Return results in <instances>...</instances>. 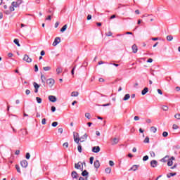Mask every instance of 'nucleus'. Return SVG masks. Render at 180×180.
Here are the masks:
<instances>
[{"label": "nucleus", "instance_id": "nucleus-1", "mask_svg": "<svg viewBox=\"0 0 180 180\" xmlns=\"http://www.w3.org/2000/svg\"><path fill=\"white\" fill-rule=\"evenodd\" d=\"M22 0H17L16 1H13L11 3L12 6H15V8H19L20 5H22Z\"/></svg>", "mask_w": 180, "mask_h": 180}, {"label": "nucleus", "instance_id": "nucleus-2", "mask_svg": "<svg viewBox=\"0 0 180 180\" xmlns=\"http://www.w3.org/2000/svg\"><path fill=\"white\" fill-rule=\"evenodd\" d=\"M60 42H61V38L56 37L52 45L53 46V47H56V46H57V44H59Z\"/></svg>", "mask_w": 180, "mask_h": 180}, {"label": "nucleus", "instance_id": "nucleus-3", "mask_svg": "<svg viewBox=\"0 0 180 180\" xmlns=\"http://www.w3.org/2000/svg\"><path fill=\"white\" fill-rule=\"evenodd\" d=\"M92 153H98L101 151V147L99 146H94L91 149Z\"/></svg>", "mask_w": 180, "mask_h": 180}, {"label": "nucleus", "instance_id": "nucleus-4", "mask_svg": "<svg viewBox=\"0 0 180 180\" xmlns=\"http://www.w3.org/2000/svg\"><path fill=\"white\" fill-rule=\"evenodd\" d=\"M49 100L50 101V102L54 103L55 102H57V97H56L55 96H49Z\"/></svg>", "mask_w": 180, "mask_h": 180}, {"label": "nucleus", "instance_id": "nucleus-5", "mask_svg": "<svg viewBox=\"0 0 180 180\" xmlns=\"http://www.w3.org/2000/svg\"><path fill=\"white\" fill-rule=\"evenodd\" d=\"M46 84H48V85H50V86H53V85H54L55 84V81L53 79H48L46 80Z\"/></svg>", "mask_w": 180, "mask_h": 180}, {"label": "nucleus", "instance_id": "nucleus-6", "mask_svg": "<svg viewBox=\"0 0 180 180\" xmlns=\"http://www.w3.org/2000/svg\"><path fill=\"white\" fill-rule=\"evenodd\" d=\"M157 165H158V162L157 160L150 161V167H152V168L157 167Z\"/></svg>", "mask_w": 180, "mask_h": 180}, {"label": "nucleus", "instance_id": "nucleus-7", "mask_svg": "<svg viewBox=\"0 0 180 180\" xmlns=\"http://www.w3.org/2000/svg\"><path fill=\"white\" fill-rule=\"evenodd\" d=\"M75 168H76V169H81V171H84V168L81 167V162L75 163Z\"/></svg>", "mask_w": 180, "mask_h": 180}, {"label": "nucleus", "instance_id": "nucleus-8", "mask_svg": "<svg viewBox=\"0 0 180 180\" xmlns=\"http://www.w3.org/2000/svg\"><path fill=\"white\" fill-rule=\"evenodd\" d=\"M27 165H28V163L26 160H24L20 162V165H21V167H22V168H27Z\"/></svg>", "mask_w": 180, "mask_h": 180}, {"label": "nucleus", "instance_id": "nucleus-9", "mask_svg": "<svg viewBox=\"0 0 180 180\" xmlns=\"http://www.w3.org/2000/svg\"><path fill=\"white\" fill-rule=\"evenodd\" d=\"M139 167H140V165H134L130 169H129V171H137V169H139Z\"/></svg>", "mask_w": 180, "mask_h": 180}, {"label": "nucleus", "instance_id": "nucleus-10", "mask_svg": "<svg viewBox=\"0 0 180 180\" xmlns=\"http://www.w3.org/2000/svg\"><path fill=\"white\" fill-rule=\"evenodd\" d=\"M23 60L26 61V63H32V58H30L27 55L24 56Z\"/></svg>", "mask_w": 180, "mask_h": 180}, {"label": "nucleus", "instance_id": "nucleus-11", "mask_svg": "<svg viewBox=\"0 0 180 180\" xmlns=\"http://www.w3.org/2000/svg\"><path fill=\"white\" fill-rule=\"evenodd\" d=\"M131 49H132V52L136 54V53H137V51H139V48H137V45L134 44L131 46Z\"/></svg>", "mask_w": 180, "mask_h": 180}, {"label": "nucleus", "instance_id": "nucleus-12", "mask_svg": "<svg viewBox=\"0 0 180 180\" xmlns=\"http://www.w3.org/2000/svg\"><path fill=\"white\" fill-rule=\"evenodd\" d=\"M72 178H73V179H78V173H77V172L73 171L71 174Z\"/></svg>", "mask_w": 180, "mask_h": 180}, {"label": "nucleus", "instance_id": "nucleus-13", "mask_svg": "<svg viewBox=\"0 0 180 180\" xmlns=\"http://www.w3.org/2000/svg\"><path fill=\"white\" fill-rule=\"evenodd\" d=\"M94 165L95 168H99L101 167V163L99 162V160L94 161Z\"/></svg>", "mask_w": 180, "mask_h": 180}, {"label": "nucleus", "instance_id": "nucleus-14", "mask_svg": "<svg viewBox=\"0 0 180 180\" xmlns=\"http://www.w3.org/2000/svg\"><path fill=\"white\" fill-rule=\"evenodd\" d=\"M74 140H75V141L77 143V144H78V146H79V144H81V143H79V141H80L81 143H84V140H81V139H79V138H75Z\"/></svg>", "mask_w": 180, "mask_h": 180}, {"label": "nucleus", "instance_id": "nucleus-15", "mask_svg": "<svg viewBox=\"0 0 180 180\" xmlns=\"http://www.w3.org/2000/svg\"><path fill=\"white\" fill-rule=\"evenodd\" d=\"M117 143H119V139L117 138L112 139V146L117 144Z\"/></svg>", "mask_w": 180, "mask_h": 180}, {"label": "nucleus", "instance_id": "nucleus-16", "mask_svg": "<svg viewBox=\"0 0 180 180\" xmlns=\"http://www.w3.org/2000/svg\"><path fill=\"white\" fill-rule=\"evenodd\" d=\"M167 160H169V155H166L165 158H162V159L160 160V161H161L162 162H167Z\"/></svg>", "mask_w": 180, "mask_h": 180}, {"label": "nucleus", "instance_id": "nucleus-17", "mask_svg": "<svg viewBox=\"0 0 180 180\" xmlns=\"http://www.w3.org/2000/svg\"><path fill=\"white\" fill-rule=\"evenodd\" d=\"M129 99H130V94H125V96L122 98V101H129Z\"/></svg>", "mask_w": 180, "mask_h": 180}, {"label": "nucleus", "instance_id": "nucleus-18", "mask_svg": "<svg viewBox=\"0 0 180 180\" xmlns=\"http://www.w3.org/2000/svg\"><path fill=\"white\" fill-rule=\"evenodd\" d=\"M147 92H148V87H145L142 91H141V94L142 95H146V94H147Z\"/></svg>", "mask_w": 180, "mask_h": 180}, {"label": "nucleus", "instance_id": "nucleus-19", "mask_svg": "<svg viewBox=\"0 0 180 180\" xmlns=\"http://www.w3.org/2000/svg\"><path fill=\"white\" fill-rule=\"evenodd\" d=\"M79 95L78 91H72L71 94V96L77 97Z\"/></svg>", "mask_w": 180, "mask_h": 180}, {"label": "nucleus", "instance_id": "nucleus-20", "mask_svg": "<svg viewBox=\"0 0 180 180\" xmlns=\"http://www.w3.org/2000/svg\"><path fill=\"white\" fill-rule=\"evenodd\" d=\"M89 174V173L88 172V171L84 170V171L82 172V176H88Z\"/></svg>", "mask_w": 180, "mask_h": 180}, {"label": "nucleus", "instance_id": "nucleus-21", "mask_svg": "<svg viewBox=\"0 0 180 180\" xmlns=\"http://www.w3.org/2000/svg\"><path fill=\"white\" fill-rule=\"evenodd\" d=\"M173 39H174V37H172V35H168L167 37V41H172Z\"/></svg>", "mask_w": 180, "mask_h": 180}, {"label": "nucleus", "instance_id": "nucleus-22", "mask_svg": "<svg viewBox=\"0 0 180 180\" xmlns=\"http://www.w3.org/2000/svg\"><path fill=\"white\" fill-rule=\"evenodd\" d=\"M175 175H176V173H169L167 174V178H171V176H175Z\"/></svg>", "mask_w": 180, "mask_h": 180}, {"label": "nucleus", "instance_id": "nucleus-23", "mask_svg": "<svg viewBox=\"0 0 180 180\" xmlns=\"http://www.w3.org/2000/svg\"><path fill=\"white\" fill-rule=\"evenodd\" d=\"M150 131H152V133H157V127H150Z\"/></svg>", "mask_w": 180, "mask_h": 180}, {"label": "nucleus", "instance_id": "nucleus-24", "mask_svg": "<svg viewBox=\"0 0 180 180\" xmlns=\"http://www.w3.org/2000/svg\"><path fill=\"white\" fill-rule=\"evenodd\" d=\"M56 72H57L58 75L61 74V73L63 72V68H58L56 69Z\"/></svg>", "mask_w": 180, "mask_h": 180}, {"label": "nucleus", "instance_id": "nucleus-25", "mask_svg": "<svg viewBox=\"0 0 180 180\" xmlns=\"http://www.w3.org/2000/svg\"><path fill=\"white\" fill-rule=\"evenodd\" d=\"M73 137L74 139H79V134H78V132H74Z\"/></svg>", "mask_w": 180, "mask_h": 180}, {"label": "nucleus", "instance_id": "nucleus-26", "mask_svg": "<svg viewBox=\"0 0 180 180\" xmlns=\"http://www.w3.org/2000/svg\"><path fill=\"white\" fill-rule=\"evenodd\" d=\"M34 89H39L40 88V85H39L37 82L33 83Z\"/></svg>", "mask_w": 180, "mask_h": 180}, {"label": "nucleus", "instance_id": "nucleus-27", "mask_svg": "<svg viewBox=\"0 0 180 180\" xmlns=\"http://www.w3.org/2000/svg\"><path fill=\"white\" fill-rule=\"evenodd\" d=\"M172 164H174V162L171 159H169L167 162L168 167H172Z\"/></svg>", "mask_w": 180, "mask_h": 180}, {"label": "nucleus", "instance_id": "nucleus-28", "mask_svg": "<svg viewBox=\"0 0 180 180\" xmlns=\"http://www.w3.org/2000/svg\"><path fill=\"white\" fill-rule=\"evenodd\" d=\"M88 139V134H84L81 138L80 140H86Z\"/></svg>", "mask_w": 180, "mask_h": 180}, {"label": "nucleus", "instance_id": "nucleus-29", "mask_svg": "<svg viewBox=\"0 0 180 180\" xmlns=\"http://www.w3.org/2000/svg\"><path fill=\"white\" fill-rule=\"evenodd\" d=\"M13 41L15 44H16L18 47H20V44H19V39H15Z\"/></svg>", "mask_w": 180, "mask_h": 180}, {"label": "nucleus", "instance_id": "nucleus-30", "mask_svg": "<svg viewBox=\"0 0 180 180\" xmlns=\"http://www.w3.org/2000/svg\"><path fill=\"white\" fill-rule=\"evenodd\" d=\"M65 30H67V25H65L61 29H60V32L62 33H64V32H65Z\"/></svg>", "mask_w": 180, "mask_h": 180}, {"label": "nucleus", "instance_id": "nucleus-31", "mask_svg": "<svg viewBox=\"0 0 180 180\" xmlns=\"http://www.w3.org/2000/svg\"><path fill=\"white\" fill-rule=\"evenodd\" d=\"M106 174H110V172H112V169L110 167H107L105 169Z\"/></svg>", "mask_w": 180, "mask_h": 180}, {"label": "nucleus", "instance_id": "nucleus-32", "mask_svg": "<svg viewBox=\"0 0 180 180\" xmlns=\"http://www.w3.org/2000/svg\"><path fill=\"white\" fill-rule=\"evenodd\" d=\"M77 150H78L79 153H82V146H81V143H79V145L77 146Z\"/></svg>", "mask_w": 180, "mask_h": 180}, {"label": "nucleus", "instance_id": "nucleus-33", "mask_svg": "<svg viewBox=\"0 0 180 180\" xmlns=\"http://www.w3.org/2000/svg\"><path fill=\"white\" fill-rule=\"evenodd\" d=\"M44 71H50L51 70V67L50 66H46L43 68Z\"/></svg>", "mask_w": 180, "mask_h": 180}, {"label": "nucleus", "instance_id": "nucleus-34", "mask_svg": "<svg viewBox=\"0 0 180 180\" xmlns=\"http://www.w3.org/2000/svg\"><path fill=\"white\" fill-rule=\"evenodd\" d=\"M143 143H150V138L148 136H146V139L143 141Z\"/></svg>", "mask_w": 180, "mask_h": 180}, {"label": "nucleus", "instance_id": "nucleus-35", "mask_svg": "<svg viewBox=\"0 0 180 180\" xmlns=\"http://www.w3.org/2000/svg\"><path fill=\"white\" fill-rule=\"evenodd\" d=\"M15 169L17 170V172H18L19 174H20V167H19V165H15Z\"/></svg>", "mask_w": 180, "mask_h": 180}, {"label": "nucleus", "instance_id": "nucleus-36", "mask_svg": "<svg viewBox=\"0 0 180 180\" xmlns=\"http://www.w3.org/2000/svg\"><path fill=\"white\" fill-rule=\"evenodd\" d=\"M41 82L43 84H45L44 80L46 79V77H44V75H41Z\"/></svg>", "mask_w": 180, "mask_h": 180}, {"label": "nucleus", "instance_id": "nucleus-37", "mask_svg": "<svg viewBox=\"0 0 180 180\" xmlns=\"http://www.w3.org/2000/svg\"><path fill=\"white\" fill-rule=\"evenodd\" d=\"M150 155L152 157V158H154L155 157V153H154V151H150Z\"/></svg>", "mask_w": 180, "mask_h": 180}, {"label": "nucleus", "instance_id": "nucleus-38", "mask_svg": "<svg viewBox=\"0 0 180 180\" xmlns=\"http://www.w3.org/2000/svg\"><path fill=\"white\" fill-rule=\"evenodd\" d=\"M85 117H86V119H91V114L89 112H86Z\"/></svg>", "mask_w": 180, "mask_h": 180}, {"label": "nucleus", "instance_id": "nucleus-39", "mask_svg": "<svg viewBox=\"0 0 180 180\" xmlns=\"http://www.w3.org/2000/svg\"><path fill=\"white\" fill-rule=\"evenodd\" d=\"M172 128L174 130H178V129H179V127H178V125H176V124H174Z\"/></svg>", "mask_w": 180, "mask_h": 180}, {"label": "nucleus", "instance_id": "nucleus-40", "mask_svg": "<svg viewBox=\"0 0 180 180\" xmlns=\"http://www.w3.org/2000/svg\"><path fill=\"white\" fill-rule=\"evenodd\" d=\"M36 99H37V103H41V101H42L41 98L37 97Z\"/></svg>", "mask_w": 180, "mask_h": 180}, {"label": "nucleus", "instance_id": "nucleus-41", "mask_svg": "<svg viewBox=\"0 0 180 180\" xmlns=\"http://www.w3.org/2000/svg\"><path fill=\"white\" fill-rule=\"evenodd\" d=\"M57 126H58V122H53L52 123V127H57Z\"/></svg>", "mask_w": 180, "mask_h": 180}, {"label": "nucleus", "instance_id": "nucleus-42", "mask_svg": "<svg viewBox=\"0 0 180 180\" xmlns=\"http://www.w3.org/2000/svg\"><path fill=\"white\" fill-rule=\"evenodd\" d=\"M10 12H13L15 11V6H12L9 7Z\"/></svg>", "mask_w": 180, "mask_h": 180}, {"label": "nucleus", "instance_id": "nucleus-43", "mask_svg": "<svg viewBox=\"0 0 180 180\" xmlns=\"http://www.w3.org/2000/svg\"><path fill=\"white\" fill-rule=\"evenodd\" d=\"M25 158L27 160H30V153H27L26 155H25Z\"/></svg>", "mask_w": 180, "mask_h": 180}, {"label": "nucleus", "instance_id": "nucleus-44", "mask_svg": "<svg viewBox=\"0 0 180 180\" xmlns=\"http://www.w3.org/2000/svg\"><path fill=\"white\" fill-rule=\"evenodd\" d=\"M63 147H65V148H68V142H65L63 144Z\"/></svg>", "mask_w": 180, "mask_h": 180}, {"label": "nucleus", "instance_id": "nucleus-45", "mask_svg": "<svg viewBox=\"0 0 180 180\" xmlns=\"http://www.w3.org/2000/svg\"><path fill=\"white\" fill-rule=\"evenodd\" d=\"M94 157H91L89 158V162L90 164H94Z\"/></svg>", "mask_w": 180, "mask_h": 180}, {"label": "nucleus", "instance_id": "nucleus-46", "mask_svg": "<svg viewBox=\"0 0 180 180\" xmlns=\"http://www.w3.org/2000/svg\"><path fill=\"white\" fill-rule=\"evenodd\" d=\"M174 117H175V119H177L178 120H180V114H176L174 115Z\"/></svg>", "mask_w": 180, "mask_h": 180}, {"label": "nucleus", "instance_id": "nucleus-47", "mask_svg": "<svg viewBox=\"0 0 180 180\" xmlns=\"http://www.w3.org/2000/svg\"><path fill=\"white\" fill-rule=\"evenodd\" d=\"M162 136H163V137H168V132L164 131V132L162 133Z\"/></svg>", "mask_w": 180, "mask_h": 180}, {"label": "nucleus", "instance_id": "nucleus-48", "mask_svg": "<svg viewBox=\"0 0 180 180\" xmlns=\"http://www.w3.org/2000/svg\"><path fill=\"white\" fill-rule=\"evenodd\" d=\"M109 165H110V167H113V165H115V162H113V161H112V160H110V161H109Z\"/></svg>", "mask_w": 180, "mask_h": 180}, {"label": "nucleus", "instance_id": "nucleus-49", "mask_svg": "<svg viewBox=\"0 0 180 180\" xmlns=\"http://www.w3.org/2000/svg\"><path fill=\"white\" fill-rule=\"evenodd\" d=\"M34 68L35 72H37V71H39V67L37 66V65H35Z\"/></svg>", "mask_w": 180, "mask_h": 180}, {"label": "nucleus", "instance_id": "nucleus-50", "mask_svg": "<svg viewBox=\"0 0 180 180\" xmlns=\"http://www.w3.org/2000/svg\"><path fill=\"white\" fill-rule=\"evenodd\" d=\"M148 160V155H145L143 158V161H147Z\"/></svg>", "mask_w": 180, "mask_h": 180}, {"label": "nucleus", "instance_id": "nucleus-51", "mask_svg": "<svg viewBox=\"0 0 180 180\" xmlns=\"http://www.w3.org/2000/svg\"><path fill=\"white\" fill-rule=\"evenodd\" d=\"M162 110H165V111L168 110V106H167V105H163Z\"/></svg>", "mask_w": 180, "mask_h": 180}, {"label": "nucleus", "instance_id": "nucleus-52", "mask_svg": "<svg viewBox=\"0 0 180 180\" xmlns=\"http://www.w3.org/2000/svg\"><path fill=\"white\" fill-rule=\"evenodd\" d=\"M47 121V120H46V118H43L41 120V124H46V122Z\"/></svg>", "mask_w": 180, "mask_h": 180}, {"label": "nucleus", "instance_id": "nucleus-53", "mask_svg": "<svg viewBox=\"0 0 180 180\" xmlns=\"http://www.w3.org/2000/svg\"><path fill=\"white\" fill-rule=\"evenodd\" d=\"M51 112H56V107H55V106H51Z\"/></svg>", "mask_w": 180, "mask_h": 180}, {"label": "nucleus", "instance_id": "nucleus-54", "mask_svg": "<svg viewBox=\"0 0 180 180\" xmlns=\"http://www.w3.org/2000/svg\"><path fill=\"white\" fill-rule=\"evenodd\" d=\"M91 19H92V15L89 14L87 15V20H91Z\"/></svg>", "mask_w": 180, "mask_h": 180}, {"label": "nucleus", "instance_id": "nucleus-55", "mask_svg": "<svg viewBox=\"0 0 180 180\" xmlns=\"http://www.w3.org/2000/svg\"><path fill=\"white\" fill-rule=\"evenodd\" d=\"M58 133H60V134H63V128H59V129H58Z\"/></svg>", "mask_w": 180, "mask_h": 180}, {"label": "nucleus", "instance_id": "nucleus-56", "mask_svg": "<svg viewBox=\"0 0 180 180\" xmlns=\"http://www.w3.org/2000/svg\"><path fill=\"white\" fill-rule=\"evenodd\" d=\"M59 25H60V22H56L55 23V28L57 29V27H58Z\"/></svg>", "mask_w": 180, "mask_h": 180}, {"label": "nucleus", "instance_id": "nucleus-57", "mask_svg": "<svg viewBox=\"0 0 180 180\" xmlns=\"http://www.w3.org/2000/svg\"><path fill=\"white\" fill-rule=\"evenodd\" d=\"M15 155H19L20 154V150H17L15 153Z\"/></svg>", "mask_w": 180, "mask_h": 180}, {"label": "nucleus", "instance_id": "nucleus-58", "mask_svg": "<svg viewBox=\"0 0 180 180\" xmlns=\"http://www.w3.org/2000/svg\"><path fill=\"white\" fill-rule=\"evenodd\" d=\"M25 94H26V95H30V90L27 89V90L25 91Z\"/></svg>", "mask_w": 180, "mask_h": 180}, {"label": "nucleus", "instance_id": "nucleus-59", "mask_svg": "<svg viewBox=\"0 0 180 180\" xmlns=\"http://www.w3.org/2000/svg\"><path fill=\"white\" fill-rule=\"evenodd\" d=\"M134 119L135 121L140 120V117L139 116H135Z\"/></svg>", "mask_w": 180, "mask_h": 180}, {"label": "nucleus", "instance_id": "nucleus-60", "mask_svg": "<svg viewBox=\"0 0 180 180\" xmlns=\"http://www.w3.org/2000/svg\"><path fill=\"white\" fill-rule=\"evenodd\" d=\"M158 93L160 95H162V91H161V89H158Z\"/></svg>", "mask_w": 180, "mask_h": 180}, {"label": "nucleus", "instance_id": "nucleus-61", "mask_svg": "<svg viewBox=\"0 0 180 180\" xmlns=\"http://www.w3.org/2000/svg\"><path fill=\"white\" fill-rule=\"evenodd\" d=\"M79 180H88V177H86L85 179L84 177H79Z\"/></svg>", "mask_w": 180, "mask_h": 180}, {"label": "nucleus", "instance_id": "nucleus-62", "mask_svg": "<svg viewBox=\"0 0 180 180\" xmlns=\"http://www.w3.org/2000/svg\"><path fill=\"white\" fill-rule=\"evenodd\" d=\"M112 34H113L112 33V32L110 31L108 32V34H106V36L110 37V36H112Z\"/></svg>", "mask_w": 180, "mask_h": 180}, {"label": "nucleus", "instance_id": "nucleus-63", "mask_svg": "<svg viewBox=\"0 0 180 180\" xmlns=\"http://www.w3.org/2000/svg\"><path fill=\"white\" fill-rule=\"evenodd\" d=\"M146 123H148V124L151 123V120L150 119H147L146 120Z\"/></svg>", "mask_w": 180, "mask_h": 180}, {"label": "nucleus", "instance_id": "nucleus-64", "mask_svg": "<svg viewBox=\"0 0 180 180\" xmlns=\"http://www.w3.org/2000/svg\"><path fill=\"white\" fill-rule=\"evenodd\" d=\"M147 63H153V58H149V59L147 60Z\"/></svg>", "mask_w": 180, "mask_h": 180}]
</instances>
